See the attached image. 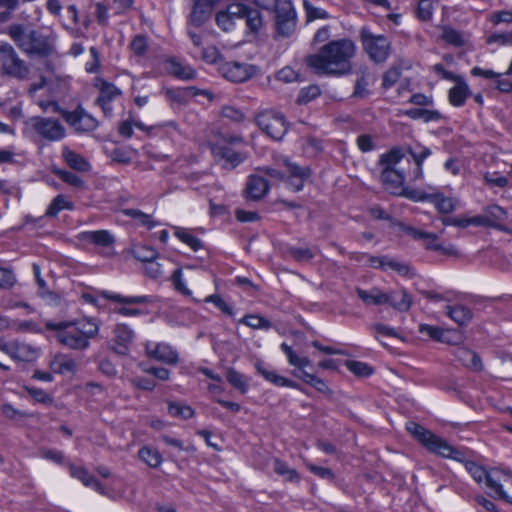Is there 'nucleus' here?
Masks as SVG:
<instances>
[{
  "label": "nucleus",
  "instance_id": "nucleus-1",
  "mask_svg": "<svg viewBox=\"0 0 512 512\" xmlns=\"http://www.w3.org/2000/svg\"><path fill=\"white\" fill-rule=\"evenodd\" d=\"M355 53L353 41L334 40L322 46L317 53L307 56L306 64L319 75L343 76L351 72Z\"/></svg>",
  "mask_w": 512,
  "mask_h": 512
},
{
  "label": "nucleus",
  "instance_id": "nucleus-2",
  "mask_svg": "<svg viewBox=\"0 0 512 512\" xmlns=\"http://www.w3.org/2000/svg\"><path fill=\"white\" fill-rule=\"evenodd\" d=\"M47 330L56 332L57 341L72 350L83 351L90 346L91 339L99 333V325L95 319L83 318L76 321L47 320Z\"/></svg>",
  "mask_w": 512,
  "mask_h": 512
},
{
  "label": "nucleus",
  "instance_id": "nucleus-3",
  "mask_svg": "<svg viewBox=\"0 0 512 512\" xmlns=\"http://www.w3.org/2000/svg\"><path fill=\"white\" fill-rule=\"evenodd\" d=\"M406 428L407 431L430 452L446 458L459 459L461 453L446 440L435 435L430 430H427L415 422H408Z\"/></svg>",
  "mask_w": 512,
  "mask_h": 512
},
{
  "label": "nucleus",
  "instance_id": "nucleus-4",
  "mask_svg": "<svg viewBox=\"0 0 512 512\" xmlns=\"http://www.w3.org/2000/svg\"><path fill=\"white\" fill-rule=\"evenodd\" d=\"M26 125L37 137L48 142H58L66 136L64 125L53 117L34 116L26 121Z\"/></svg>",
  "mask_w": 512,
  "mask_h": 512
},
{
  "label": "nucleus",
  "instance_id": "nucleus-5",
  "mask_svg": "<svg viewBox=\"0 0 512 512\" xmlns=\"http://www.w3.org/2000/svg\"><path fill=\"white\" fill-rule=\"evenodd\" d=\"M0 71L3 75L17 79H25L30 70L12 45L9 43H0Z\"/></svg>",
  "mask_w": 512,
  "mask_h": 512
},
{
  "label": "nucleus",
  "instance_id": "nucleus-6",
  "mask_svg": "<svg viewBox=\"0 0 512 512\" xmlns=\"http://www.w3.org/2000/svg\"><path fill=\"white\" fill-rule=\"evenodd\" d=\"M297 16L290 0H275V27L277 37L288 38L296 28Z\"/></svg>",
  "mask_w": 512,
  "mask_h": 512
},
{
  "label": "nucleus",
  "instance_id": "nucleus-7",
  "mask_svg": "<svg viewBox=\"0 0 512 512\" xmlns=\"http://www.w3.org/2000/svg\"><path fill=\"white\" fill-rule=\"evenodd\" d=\"M363 48L374 62L381 63L386 61L391 51V42L384 35L373 34L367 28L360 32Z\"/></svg>",
  "mask_w": 512,
  "mask_h": 512
},
{
  "label": "nucleus",
  "instance_id": "nucleus-8",
  "mask_svg": "<svg viewBox=\"0 0 512 512\" xmlns=\"http://www.w3.org/2000/svg\"><path fill=\"white\" fill-rule=\"evenodd\" d=\"M259 128L270 138L281 140L288 131L285 116L276 110H263L256 116Z\"/></svg>",
  "mask_w": 512,
  "mask_h": 512
},
{
  "label": "nucleus",
  "instance_id": "nucleus-9",
  "mask_svg": "<svg viewBox=\"0 0 512 512\" xmlns=\"http://www.w3.org/2000/svg\"><path fill=\"white\" fill-rule=\"evenodd\" d=\"M226 11L235 22L244 20L247 29L251 32H258L263 25L261 13L242 3H232L227 6Z\"/></svg>",
  "mask_w": 512,
  "mask_h": 512
},
{
  "label": "nucleus",
  "instance_id": "nucleus-10",
  "mask_svg": "<svg viewBox=\"0 0 512 512\" xmlns=\"http://www.w3.org/2000/svg\"><path fill=\"white\" fill-rule=\"evenodd\" d=\"M464 466L466 471L477 483L481 484L485 482L490 490L502 494V485L500 484L501 469H491L487 471L484 467L473 461H466Z\"/></svg>",
  "mask_w": 512,
  "mask_h": 512
},
{
  "label": "nucleus",
  "instance_id": "nucleus-11",
  "mask_svg": "<svg viewBox=\"0 0 512 512\" xmlns=\"http://www.w3.org/2000/svg\"><path fill=\"white\" fill-rule=\"evenodd\" d=\"M219 72L227 80L241 83L258 74L259 68L248 63L230 61L222 63L219 67Z\"/></svg>",
  "mask_w": 512,
  "mask_h": 512
},
{
  "label": "nucleus",
  "instance_id": "nucleus-12",
  "mask_svg": "<svg viewBox=\"0 0 512 512\" xmlns=\"http://www.w3.org/2000/svg\"><path fill=\"white\" fill-rule=\"evenodd\" d=\"M1 351L18 362H33L39 356V349L19 340L1 343Z\"/></svg>",
  "mask_w": 512,
  "mask_h": 512
},
{
  "label": "nucleus",
  "instance_id": "nucleus-13",
  "mask_svg": "<svg viewBox=\"0 0 512 512\" xmlns=\"http://www.w3.org/2000/svg\"><path fill=\"white\" fill-rule=\"evenodd\" d=\"M102 296L113 302L121 303L122 306L115 309V313L126 317H136L143 314V311L137 308L128 307V305L134 304H147L150 302V298L145 295L140 296H122L117 293L102 292Z\"/></svg>",
  "mask_w": 512,
  "mask_h": 512
},
{
  "label": "nucleus",
  "instance_id": "nucleus-14",
  "mask_svg": "<svg viewBox=\"0 0 512 512\" xmlns=\"http://www.w3.org/2000/svg\"><path fill=\"white\" fill-rule=\"evenodd\" d=\"M145 352L149 358L168 365H176L179 362L177 351L167 343L147 341L145 343Z\"/></svg>",
  "mask_w": 512,
  "mask_h": 512
},
{
  "label": "nucleus",
  "instance_id": "nucleus-15",
  "mask_svg": "<svg viewBox=\"0 0 512 512\" xmlns=\"http://www.w3.org/2000/svg\"><path fill=\"white\" fill-rule=\"evenodd\" d=\"M210 150L217 161H223L225 167L235 168L246 159V155L234 151L225 143L209 142Z\"/></svg>",
  "mask_w": 512,
  "mask_h": 512
},
{
  "label": "nucleus",
  "instance_id": "nucleus-16",
  "mask_svg": "<svg viewBox=\"0 0 512 512\" xmlns=\"http://www.w3.org/2000/svg\"><path fill=\"white\" fill-rule=\"evenodd\" d=\"M66 122L78 132H91L98 127V121L82 109L64 112Z\"/></svg>",
  "mask_w": 512,
  "mask_h": 512
},
{
  "label": "nucleus",
  "instance_id": "nucleus-17",
  "mask_svg": "<svg viewBox=\"0 0 512 512\" xmlns=\"http://www.w3.org/2000/svg\"><path fill=\"white\" fill-rule=\"evenodd\" d=\"M133 340V330L126 324H117L114 329V339L111 344V349L115 353L125 356L129 353Z\"/></svg>",
  "mask_w": 512,
  "mask_h": 512
},
{
  "label": "nucleus",
  "instance_id": "nucleus-18",
  "mask_svg": "<svg viewBox=\"0 0 512 512\" xmlns=\"http://www.w3.org/2000/svg\"><path fill=\"white\" fill-rule=\"evenodd\" d=\"M507 219L506 211L498 205H490L481 215L476 216V226L501 228Z\"/></svg>",
  "mask_w": 512,
  "mask_h": 512
},
{
  "label": "nucleus",
  "instance_id": "nucleus-19",
  "mask_svg": "<svg viewBox=\"0 0 512 512\" xmlns=\"http://www.w3.org/2000/svg\"><path fill=\"white\" fill-rule=\"evenodd\" d=\"M54 37L33 30L28 55L48 56L53 53Z\"/></svg>",
  "mask_w": 512,
  "mask_h": 512
},
{
  "label": "nucleus",
  "instance_id": "nucleus-20",
  "mask_svg": "<svg viewBox=\"0 0 512 512\" xmlns=\"http://www.w3.org/2000/svg\"><path fill=\"white\" fill-rule=\"evenodd\" d=\"M405 172L402 169H382L381 181L385 188L393 194H398L405 182Z\"/></svg>",
  "mask_w": 512,
  "mask_h": 512
},
{
  "label": "nucleus",
  "instance_id": "nucleus-21",
  "mask_svg": "<svg viewBox=\"0 0 512 512\" xmlns=\"http://www.w3.org/2000/svg\"><path fill=\"white\" fill-rule=\"evenodd\" d=\"M33 30L23 24H12L8 28V35L22 52L28 54Z\"/></svg>",
  "mask_w": 512,
  "mask_h": 512
},
{
  "label": "nucleus",
  "instance_id": "nucleus-22",
  "mask_svg": "<svg viewBox=\"0 0 512 512\" xmlns=\"http://www.w3.org/2000/svg\"><path fill=\"white\" fill-rule=\"evenodd\" d=\"M257 372L263 376L265 380L274 384L278 387H289L301 390L299 384L293 380H290L284 376L277 374L274 370H269L262 362L258 361L255 364Z\"/></svg>",
  "mask_w": 512,
  "mask_h": 512
},
{
  "label": "nucleus",
  "instance_id": "nucleus-23",
  "mask_svg": "<svg viewBox=\"0 0 512 512\" xmlns=\"http://www.w3.org/2000/svg\"><path fill=\"white\" fill-rule=\"evenodd\" d=\"M284 166L286 169L285 173H288L290 176V185L292 190L295 192L302 190L305 179L310 175L309 168L300 167L289 160L284 161Z\"/></svg>",
  "mask_w": 512,
  "mask_h": 512
},
{
  "label": "nucleus",
  "instance_id": "nucleus-24",
  "mask_svg": "<svg viewBox=\"0 0 512 512\" xmlns=\"http://www.w3.org/2000/svg\"><path fill=\"white\" fill-rule=\"evenodd\" d=\"M121 91L115 85L106 81L101 82L100 94L97 98V103L102 108L106 116H110L112 113L111 101L119 96Z\"/></svg>",
  "mask_w": 512,
  "mask_h": 512
},
{
  "label": "nucleus",
  "instance_id": "nucleus-25",
  "mask_svg": "<svg viewBox=\"0 0 512 512\" xmlns=\"http://www.w3.org/2000/svg\"><path fill=\"white\" fill-rule=\"evenodd\" d=\"M455 85L448 92L449 103L454 107H462L472 92L466 81L460 77L455 81Z\"/></svg>",
  "mask_w": 512,
  "mask_h": 512
},
{
  "label": "nucleus",
  "instance_id": "nucleus-26",
  "mask_svg": "<svg viewBox=\"0 0 512 512\" xmlns=\"http://www.w3.org/2000/svg\"><path fill=\"white\" fill-rule=\"evenodd\" d=\"M401 229L405 234H407L414 240L423 241V245H424L425 249L431 250V251H436V249H439V247H437L439 245V243L437 242V240H438L437 234L422 231V230L416 229V228L408 226V225H401Z\"/></svg>",
  "mask_w": 512,
  "mask_h": 512
},
{
  "label": "nucleus",
  "instance_id": "nucleus-27",
  "mask_svg": "<svg viewBox=\"0 0 512 512\" xmlns=\"http://www.w3.org/2000/svg\"><path fill=\"white\" fill-rule=\"evenodd\" d=\"M387 297L386 304L390 305L393 309L406 312L412 305V297L405 289L391 290L385 292Z\"/></svg>",
  "mask_w": 512,
  "mask_h": 512
},
{
  "label": "nucleus",
  "instance_id": "nucleus-28",
  "mask_svg": "<svg viewBox=\"0 0 512 512\" xmlns=\"http://www.w3.org/2000/svg\"><path fill=\"white\" fill-rule=\"evenodd\" d=\"M418 200H427L434 204L436 209L443 214L453 212L458 205V200L453 197H446L441 193L429 194L419 197Z\"/></svg>",
  "mask_w": 512,
  "mask_h": 512
},
{
  "label": "nucleus",
  "instance_id": "nucleus-29",
  "mask_svg": "<svg viewBox=\"0 0 512 512\" xmlns=\"http://www.w3.org/2000/svg\"><path fill=\"white\" fill-rule=\"evenodd\" d=\"M355 292L365 305H384L387 302L385 292L377 286L369 290L357 287Z\"/></svg>",
  "mask_w": 512,
  "mask_h": 512
},
{
  "label": "nucleus",
  "instance_id": "nucleus-30",
  "mask_svg": "<svg viewBox=\"0 0 512 512\" xmlns=\"http://www.w3.org/2000/svg\"><path fill=\"white\" fill-rule=\"evenodd\" d=\"M69 471L72 477L80 480L85 486L92 487L100 494H105L103 485L96 478H94V476L91 475L85 468L71 464L69 465Z\"/></svg>",
  "mask_w": 512,
  "mask_h": 512
},
{
  "label": "nucleus",
  "instance_id": "nucleus-31",
  "mask_svg": "<svg viewBox=\"0 0 512 512\" xmlns=\"http://www.w3.org/2000/svg\"><path fill=\"white\" fill-rule=\"evenodd\" d=\"M79 239L97 246H111L115 242L114 236L108 230L85 231L79 235Z\"/></svg>",
  "mask_w": 512,
  "mask_h": 512
},
{
  "label": "nucleus",
  "instance_id": "nucleus-32",
  "mask_svg": "<svg viewBox=\"0 0 512 512\" xmlns=\"http://www.w3.org/2000/svg\"><path fill=\"white\" fill-rule=\"evenodd\" d=\"M268 190L269 185L263 177L257 175L249 177L246 185V191L249 198L259 200L268 192Z\"/></svg>",
  "mask_w": 512,
  "mask_h": 512
},
{
  "label": "nucleus",
  "instance_id": "nucleus-33",
  "mask_svg": "<svg viewBox=\"0 0 512 512\" xmlns=\"http://www.w3.org/2000/svg\"><path fill=\"white\" fill-rule=\"evenodd\" d=\"M455 356L464 366L480 371L482 369L481 359L478 354L468 348L459 347L455 351Z\"/></svg>",
  "mask_w": 512,
  "mask_h": 512
},
{
  "label": "nucleus",
  "instance_id": "nucleus-34",
  "mask_svg": "<svg viewBox=\"0 0 512 512\" xmlns=\"http://www.w3.org/2000/svg\"><path fill=\"white\" fill-rule=\"evenodd\" d=\"M62 157L67 165L77 171L86 172L90 170V165L84 157L72 151L69 147L62 148Z\"/></svg>",
  "mask_w": 512,
  "mask_h": 512
},
{
  "label": "nucleus",
  "instance_id": "nucleus-35",
  "mask_svg": "<svg viewBox=\"0 0 512 512\" xmlns=\"http://www.w3.org/2000/svg\"><path fill=\"white\" fill-rule=\"evenodd\" d=\"M446 315L460 326L467 325L473 317L472 311L463 305L446 306Z\"/></svg>",
  "mask_w": 512,
  "mask_h": 512
},
{
  "label": "nucleus",
  "instance_id": "nucleus-36",
  "mask_svg": "<svg viewBox=\"0 0 512 512\" xmlns=\"http://www.w3.org/2000/svg\"><path fill=\"white\" fill-rule=\"evenodd\" d=\"M283 353L286 355L288 363L297 368L298 371H295L298 374H302V371H305L304 368L310 366L311 361L307 357H300L295 353V351L292 349L291 346H289L287 343H282L280 346Z\"/></svg>",
  "mask_w": 512,
  "mask_h": 512
},
{
  "label": "nucleus",
  "instance_id": "nucleus-37",
  "mask_svg": "<svg viewBox=\"0 0 512 512\" xmlns=\"http://www.w3.org/2000/svg\"><path fill=\"white\" fill-rule=\"evenodd\" d=\"M408 153L411 155L415 162V168L411 174L412 180L421 179L423 176L422 165L424 160L431 155V150L428 147H421L419 151L408 149Z\"/></svg>",
  "mask_w": 512,
  "mask_h": 512
},
{
  "label": "nucleus",
  "instance_id": "nucleus-38",
  "mask_svg": "<svg viewBox=\"0 0 512 512\" xmlns=\"http://www.w3.org/2000/svg\"><path fill=\"white\" fill-rule=\"evenodd\" d=\"M404 157V152L401 148H392L389 152L380 155L379 165L382 169H398L397 165Z\"/></svg>",
  "mask_w": 512,
  "mask_h": 512
},
{
  "label": "nucleus",
  "instance_id": "nucleus-39",
  "mask_svg": "<svg viewBox=\"0 0 512 512\" xmlns=\"http://www.w3.org/2000/svg\"><path fill=\"white\" fill-rule=\"evenodd\" d=\"M273 470L279 476L284 477L286 481L292 483H298L300 481L299 473L279 458L273 460Z\"/></svg>",
  "mask_w": 512,
  "mask_h": 512
},
{
  "label": "nucleus",
  "instance_id": "nucleus-40",
  "mask_svg": "<svg viewBox=\"0 0 512 512\" xmlns=\"http://www.w3.org/2000/svg\"><path fill=\"white\" fill-rule=\"evenodd\" d=\"M74 204L67 196L63 194L57 195L49 204L45 215L48 217H55L62 210H73Z\"/></svg>",
  "mask_w": 512,
  "mask_h": 512
},
{
  "label": "nucleus",
  "instance_id": "nucleus-41",
  "mask_svg": "<svg viewBox=\"0 0 512 512\" xmlns=\"http://www.w3.org/2000/svg\"><path fill=\"white\" fill-rule=\"evenodd\" d=\"M139 458L151 468H158L163 458L155 448L144 446L138 451Z\"/></svg>",
  "mask_w": 512,
  "mask_h": 512
},
{
  "label": "nucleus",
  "instance_id": "nucleus-42",
  "mask_svg": "<svg viewBox=\"0 0 512 512\" xmlns=\"http://www.w3.org/2000/svg\"><path fill=\"white\" fill-rule=\"evenodd\" d=\"M441 37L447 44L455 47H462L467 42V37L464 33L450 26L443 27Z\"/></svg>",
  "mask_w": 512,
  "mask_h": 512
},
{
  "label": "nucleus",
  "instance_id": "nucleus-43",
  "mask_svg": "<svg viewBox=\"0 0 512 512\" xmlns=\"http://www.w3.org/2000/svg\"><path fill=\"white\" fill-rule=\"evenodd\" d=\"M292 374L295 377L304 381L305 383L314 387L317 391L324 393V394L330 393V389H329L328 385L326 384V382L324 380H322L321 378L317 377L316 375L310 374L306 371H302L301 375L296 372H292Z\"/></svg>",
  "mask_w": 512,
  "mask_h": 512
},
{
  "label": "nucleus",
  "instance_id": "nucleus-44",
  "mask_svg": "<svg viewBox=\"0 0 512 512\" xmlns=\"http://www.w3.org/2000/svg\"><path fill=\"white\" fill-rule=\"evenodd\" d=\"M122 213L125 216L135 219L139 225L146 227L147 229H152L157 225L151 215L146 214L139 209L127 208L123 209Z\"/></svg>",
  "mask_w": 512,
  "mask_h": 512
},
{
  "label": "nucleus",
  "instance_id": "nucleus-45",
  "mask_svg": "<svg viewBox=\"0 0 512 512\" xmlns=\"http://www.w3.org/2000/svg\"><path fill=\"white\" fill-rule=\"evenodd\" d=\"M227 380L228 382L236 389H238L242 394H245L249 389V383L247 378L236 371L233 368L228 369L227 371Z\"/></svg>",
  "mask_w": 512,
  "mask_h": 512
},
{
  "label": "nucleus",
  "instance_id": "nucleus-46",
  "mask_svg": "<svg viewBox=\"0 0 512 512\" xmlns=\"http://www.w3.org/2000/svg\"><path fill=\"white\" fill-rule=\"evenodd\" d=\"M239 322L252 329L268 330L272 327V324L268 319L256 314L245 315L239 320Z\"/></svg>",
  "mask_w": 512,
  "mask_h": 512
},
{
  "label": "nucleus",
  "instance_id": "nucleus-47",
  "mask_svg": "<svg viewBox=\"0 0 512 512\" xmlns=\"http://www.w3.org/2000/svg\"><path fill=\"white\" fill-rule=\"evenodd\" d=\"M411 119H423L425 122L437 121L441 119L440 112L422 108H412L405 112Z\"/></svg>",
  "mask_w": 512,
  "mask_h": 512
},
{
  "label": "nucleus",
  "instance_id": "nucleus-48",
  "mask_svg": "<svg viewBox=\"0 0 512 512\" xmlns=\"http://www.w3.org/2000/svg\"><path fill=\"white\" fill-rule=\"evenodd\" d=\"M170 70L174 76L183 80H189L196 77V72L191 66L182 64L175 60L170 62Z\"/></svg>",
  "mask_w": 512,
  "mask_h": 512
},
{
  "label": "nucleus",
  "instance_id": "nucleus-49",
  "mask_svg": "<svg viewBox=\"0 0 512 512\" xmlns=\"http://www.w3.org/2000/svg\"><path fill=\"white\" fill-rule=\"evenodd\" d=\"M500 484L502 485V494L494 492L501 499L512 503V473L501 470Z\"/></svg>",
  "mask_w": 512,
  "mask_h": 512
},
{
  "label": "nucleus",
  "instance_id": "nucleus-50",
  "mask_svg": "<svg viewBox=\"0 0 512 512\" xmlns=\"http://www.w3.org/2000/svg\"><path fill=\"white\" fill-rule=\"evenodd\" d=\"M50 368L54 373L64 374L66 372H74L76 363L74 360L65 357H56L51 363Z\"/></svg>",
  "mask_w": 512,
  "mask_h": 512
},
{
  "label": "nucleus",
  "instance_id": "nucleus-51",
  "mask_svg": "<svg viewBox=\"0 0 512 512\" xmlns=\"http://www.w3.org/2000/svg\"><path fill=\"white\" fill-rule=\"evenodd\" d=\"M175 236L194 251H197L202 247L200 239L192 235L190 231L185 228H178L175 231Z\"/></svg>",
  "mask_w": 512,
  "mask_h": 512
},
{
  "label": "nucleus",
  "instance_id": "nucleus-52",
  "mask_svg": "<svg viewBox=\"0 0 512 512\" xmlns=\"http://www.w3.org/2000/svg\"><path fill=\"white\" fill-rule=\"evenodd\" d=\"M389 269L397 272L398 274H400L402 276L408 275L409 271H410V268L407 264L400 262L395 258H391L387 255H384V263H383L382 270L386 271Z\"/></svg>",
  "mask_w": 512,
  "mask_h": 512
},
{
  "label": "nucleus",
  "instance_id": "nucleus-53",
  "mask_svg": "<svg viewBox=\"0 0 512 512\" xmlns=\"http://www.w3.org/2000/svg\"><path fill=\"white\" fill-rule=\"evenodd\" d=\"M486 43L489 45L512 46V31L491 33L486 37Z\"/></svg>",
  "mask_w": 512,
  "mask_h": 512
},
{
  "label": "nucleus",
  "instance_id": "nucleus-54",
  "mask_svg": "<svg viewBox=\"0 0 512 512\" xmlns=\"http://www.w3.org/2000/svg\"><path fill=\"white\" fill-rule=\"evenodd\" d=\"M303 7L306 12V18H307L308 22L314 21L316 19H328L329 18V14L327 13L326 10H324L320 7H315L308 0H304Z\"/></svg>",
  "mask_w": 512,
  "mask_h": 512
},
{
  "label": "nucleus",
  "instance_id": "nucleus-55",
  "mask_svg": "<svg viewBox=\"0 0 512 512\" xmlns=\"http://www.w3.org/2000/svg\"><path fill=\"white\" fill-rule=\"evenodd\" d=\"M132 253H133V256L139 260V261H142V262H149L151 260H155L158 256V253L156 250H154L153 248L151 247H148V246H136L133 250H132Z\"/></svg>",
  "mask_w": 512,
  "mask_h": 512
},
{
  "label": "nucleus",
  "instance_id": "nucleus-56",
  "mask_svg": "<svg viewBox=\"0 0 512 512\" xmlns=\"http://www.w3.org/2000/svg\"><path fill=\"white\" fill-rule=\"evenodd\" d=\"M346 368L351 371L353 374L357 376L366 377L372 374V368L366 363L355 361V360H347L345 362Z\"/></svg>",
  "mask_w": 512,
  "mask_h": 512
},
{
  "label": "nucleus",
  "instance_id": "nucleus-57",
  "mask_svg": "<svg viewBox=\"0 0 512 512\" xmlns=\"http://www.w3.org/2000/svg\"><path fill=\"white\" fill-rule=\"evenodd\" d=\"M371 330L373 331L375 338L379 340L383 345H386L382 340L383 338L398 337V333L393 327L381 323H376L371 326Z\"/></svg>",
  "mask_w": 512,
  "mask_h": 512
},
{
  "label": "nucleus",
  "instance_id": "nucleus-58",
  "mask_svg": "<svg viewBox=\"0 0 512 512\" xmlns=\"http://www.w3.org/2000/svg\"><path fill=\"white\" fill-rule=\"evenodd\" d=\"M55 173L67 184L72 187L85 189V182L76 174L65 171V170H56Z\"/></svg>",
  "mask_w": 512,
  "mask_h": 512
},
{
  "label": "nucleus",
  "instance_id": "nucleus-59",
  "mask_svg": "<svg viewBox=\"0 0 512 512\" xmlns=\"http://www.w3.org/2000/svg\"><path fill=\"white\" fill-rule=\"evenodd\" d=\"M169 413L174 417L182 419H190L194 415V410L187 405H181L178 403H170L168 406Z\"/></svg>",
  "mask_w": 512,
  "mask_h": 512
},
{
  "label": "nucleus",
  "instance_id": "nucleus-60",
  "mask_svg": "<svg viewBox=\"0 0 512 512\" xmlns=\"http://www.w3.org/2000/svg\"><path fill=\"white\" fill-rule=\"evenodd\" d=\"M25 390L38 403L51 404L53 402L51 395L41 388L25 386Z\"/></svg>",
  "mask_w": 512,
  "mask_h": 512
},
{
  "label": "nucleus",
  "instance_id": "nucleus-61",
  "mask_svg": "<svg viewBox=\"0 0 512 512\" xmlns=\"http://www.w3.org/2000/svg\"><path fill=\"white\" fill-rule=\"evenodd\" d=\"M419 331L422 334H426L433 340H437L440 342H446V338H445L446 331L439 327L422 324L419 327Z\"/></svg>",
  "mask_w": 512,
  "mask_h": 512
},
{
  "label": "nucleus",
  "instance_id": "nucleus-62",
  "mask_svg": "<svg viewBox=\"0 0 512 512\" xmlns=\"http://www.w3.org/2000/svg\"><path fill=\"white\" fill-rule=\"evenodd\" d=\"M476 216L473 217H445L442 219V224L445 226H455L460 228H466L470 225L476 226L474 221Z\"/></svg>",
  "mask_w": 512,
  "mask_h": 512
},
{
  "label": "nucleus",
  "instance_id": "nucleus-63",
  "mask_svg": "<svg viewBox=\"0 0 512 512\" xmlns=\"http://www.w3.org/2000/svg\"><path fill=\"white\" fill-rule=\"evenodd\" d=\"M321 93L320 88L317 85H310L308 87L302 88L297 101L301 104L308 103L313 99L317 98Z\"/></svg>",
  "mask_w": 512,
  "mask_h": 512
},
{
  "label": "nucleus",
  "instance_id": "nucleus-64",
  "mask_svg": "<svg viewBox=\"0 0 512 512\" xmlns=\"http://www.w3.org/2000/svg\"><path fill=\"white\" fill-rule=\"evenodd\" d=\"M289 253L296 261L299 262H308L315 256V252L312 249L304 247L290 248Z\"/></svg>",
  "mask_w": 512,
  "mask_h": 512
}]
</instances>
